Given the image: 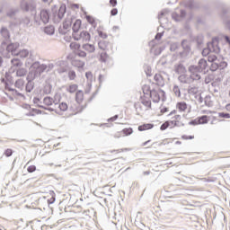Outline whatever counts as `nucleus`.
<instances>
[{"label": "nucleus", "instance_id": "nucleus-49", "mask_svg": "<svg viewBox=\"0 0 230 230\" xmlns=\"http://www.w3.org/2000/svg\"><path fill=\"white\" fill-rule=\"evenodd\" d=\"M19 85H24V83L21 80L16 81L15 87H19Z\"/></svg>", "mask_w": 230, "mask_h": 230}, {"label": "nucleus", "instance_id": "nucleus-45", "mask_svg": "<svg viewBox=\"0 0 230 230\" xmlns=\"http://www.w3.org/2000/svg\"><path fill=\"white\" fill-rule=\"evenodd\" d=\"M78 57H82L83 58H85V57H87V53H85V51L84 50H80L78 53H77Z\"/></svg>", "mask_w": 230, "mask_h": 230}, {"label": "nucleus", "instance_id": "nucleus-63", "mask_svg": "<svg viewBox=\"0 0 230 230\" xmlns=\"http://www.w3.org/2000/svg\"><path fill=\"white\" fill-rule=\"evenodd\" d=\"M39 107L44 108V106L39 105Z\"/></svg>", "mask_w": 230, "mask_h": 230}, {"label": "nucleus", "instance_id": "nucleus-31", "mask_svg": "<svg viewBox=\"0 0 230 230\" xmlns=\"http://www.w3.org/2000/svg\"><path fill=\"white\" fill-rule=\"evenodd\" d=\"M17 76H24L26 75V70L24 68H20L16 72Z\"/></svg>", "mask_w": 230, "mask_h": 230}, {"label": "nucleus", "instance_id": "nucleus-12", "mask_svg": "<svg viewBox=\"0 0 230 230\" xmlns=\"http://www.w3.org/2000/svg\"><path fill=\"white\" fill-rule=\"evenodd\" d=\"M176 109H178L180 112H184L188 109V104L184 102H177Z\"/></svg>", "mask_w": 230, "mask_h": 230}, {"label": "nucleus", "instance_id": "nucleus-47", "mask_svg": "<svg viewBox=\"0 0 230 230\" xmlns=\"http://www.w3.org/2000/svg\"><path fill=\"white\" fill-rule=\"evenodd\" d=\"M171 141L170 138H165L163 140L162 145H170Z\"/></svg>", "mask_w": 230, "mask_h": 230}, {"label": "nucleus", "instance_id": "nucleus-51", "mask_svg": "<svg viewBox=\"0 0 230 230\" xmlns=\"http://www.w3.org/2000/svg\"><path fill=\"white\" fill-rule=\"evenodd\" d=\"M111 15H118V9L114 8L111 11Z\"/></svg>", "mask_w": 230, "mask_h": 230}, {"label": "nucleus", "instance_id": "nucleus-20", "mask_svg": "<svg viewBox=\"0 0 230 230\" xmlns=\"http://www.w3.org/2000/svg\"><path fill=\"white\" fill-rule=\"evenodd\" d=\"M70 49H72V51H74V53H76V51H80V43L72 42L70 44Z\"/></svg>", "mask_w": 230, "mask_h": 230}, {"label": "nucleus", "instance_id": "nucleus-48", "mask_svg": "<svg viewBox=\"0 0 230 230\" xmlns=\"http://www.w3.org/2000/svg\"><path fill=\"white\" fill-rule=\"evenodd\" d=\"M5 78L8 82H12V75H10V73H5Z\"/></svg>", "mask_w": 230, "mask_h": 230}, {"label": "nucleus", "instance_id": "nucleus-32", "mask_svg": "<svg viewBox=\"0 0 230 230\" xmlns=\"http://www.w3.org/2000/svg\"><path fill=\"white\" fill-rule=\"evenodd\" d=\"M73 39L75 40H81V32L78 33V31H74L73 32Z\"/></svg>", "mask_w": 230, "mask_h": 230}, {"label": "nucleus", "instance_id": "nucleus-33", "mask_svg": "<svg viewBox=\"0 0 230 230\" xmlns=\"http://www.w3.org/2000/svg\"><path fill=\"white\" fill-rule=\"evenodd\" d=\"M173 93L178 98H181V90L179 89V86L173 87Z\"/></svg>", "mask_w": 230, "mask_h": 230}, {"label": "nucleus", "instance_id": "nucleus-22", "mask_svg": "<svg viewBox=\"0 0 230 230\" xmlns=\"http://www.w3.org/2000/svg\"><path fill=\"white\" fill-rule=\"evenodd\" d=\"M67 93H76V91H78V84H70L67 88H66Z\"/></svg>", "mask_w": 230, "mask_h": 230}, {"label": "nucleus", "instance_id": "nucleus-23", "mask_svg": "<svg viewBox=\"0 0 230 230\" xmlns=\"http://www.w3.org/2000/svg\"><path fill=\"white\" fill-rule=\"evenodd\" d=\"M121 131H122L123 137H125L127 136H130L134 132L132 128H126L122 129Z\"/></svg>", "mask_w": 230, "mask_h": 230}, {"label": "nucleus", "instance_id": "nucleus-50", "mask_svg": "<svg viewBox=\"0 0 230 230\" xmlns=\"http://www.w3.org/2000/svg\"><path fill=\"white\" fill-rule=\"evenodd\" d=\"M110 4H111V6H116V4H118V0H110Z\"/></svg>", "mask_w": 230, "mask_h": 230}, {"label": "nucleus", "instance_id": "nucleus-7", "mask_svg": "<svg viewBox=\"0 0 230 230\" xmlns=\"http://www.w3.org/2000/svg\"><path fill=\"white\" fill-rule=\"evenodd\" d=\"M208 116L204 115L194 119L192 123L193 125H204L208 123Z\"/></svg>", "mask_w": 230, "mask_h": 230}, {"label": "nucleus", "instance_id": "nucleus-1", "mask_svg": "<svg viewBox=\"0 0 230 230\" xmlns=\"http://www.w3.org/2000/svg\"><path fill=\"white\" fill-rule=\"evenodd\" d=\"M142 91L144 94H148V93H150V98L153 100L155 103H159L161 100H164L165 93L159 87L150 90V85L145 84L142 87Z\"/></svg>", "mask_w": 230, "mask_h": 230}, {"label": "nucleus", "instance_id": "nucleus-11", "mask_svg": "<svg viewBox=\"0 0 230 230\" xmlns=\"http://www.w3.org/2000/svg\"><path fill=\"white\" fill-rule=\"evenodd\" d=\"M40 19L45 24L49 22V13L48 11L43 10L40 12Z\"/></svg>", "mask_w": 230, "mask_h": 230}, {"label": "nucleus", "instance_id": "nucleus-18", "mask_svg": "<svg viewBox=\"0 0 230 230\" xmlns=\"http://www.w3.org/2000/svg\"><path fill=\"white\" fill-rule=\"evenodd\" d=\"M49 194L50 198L48 199V204H55L57 194L54 190H49Z\"/></svg>", "mask_w": 230, "mask_h": 230}, {"label": "nucleus", "instance_id": "nucleus-35", "mask_svg": "<svg viewBox=\"0 0 230 230\" xmlns=\"http://www.w3.org/2000/svg\"><path fill=\"white\" fill-rule=\"evenodd\" d=\"M98 44L101 49H107V42L102 40Z\"/></svg>", "mask_w": 230, "mask_h": 230}, {"label": "nucleus", "instance_id": "nucleus-46", "mask_svg": "<svg viewBox=\"0 0 230 230\" xmlns=\"http://www.w3.org/2000/svg\"><path fill=\"white\" fill-rule=\"evenodd\" d=\"M33 103H35L36 105H39V103H40V99L39 97H34Z\"/></svg>", "mask_w": 230, "mask_h": 230}, {"label": "nucleus", "instance_id": "nucleus-58", "mask_svg": "<svg viewBox=\"0 0 230 230\" xmlns=\"http://www.w3.org/2000/svg\"><path fill=\"white\" fill-rule=\"evenodd\" d=\"M3 31H7L6 28H2L1 33H3Z\"/></svg>", "mask_w": 230, "mask_h": 230}, {"label": "nucleus", "instance_id": "nucleus-6", "mask_svg": "<svg viewBox=\"0 0 230 230\" xmlns=\"http://www.w3.org/2000/svg\"><path fill=\"white\" fill-rule=\"evenodd\" d=\"M141 103L146 107V111H150V109H152V101H150V98L146 95L141 97Z\"/></svg>", "mask_w": 230, "mask_h": 230}, {"label": "nucleus", "instance_id": "nucleus-64", "mask_svg": "<svg viewBox=\"0 0 230 230\" xmlns=\"http://www.w3.org/2000/svg\"><path fill=\"white\" fill-rule=\"evenodd\" d=\"M139 110H140V111H143V109H141V107H139Z\"/></svg>", "mask_w": 230, "mask_h": 230}, {"label": "nucleus", "instance_id": "nucleus-19", "mask_svg": "<svg viewBox=\"0 0 230 230\" xmlns=\"http://www.w3.org/2000/svg\"><path fill=\"white\" fill-rule=\"evenodd\" d=\"M33 66L36 67L37 73H40V74L44 73V71H46V69H47L46 65H39V64L35 63Z\"/></svg>", "mask_w": 230, "mask_h": 230}, {"label": "nucleus", "instance_id": "nucleus-29", "mask_svg": "<svg viewBox=\"0 0 230 230\" xmlns=\"http://www.w3.org/2000/svg\"><path fill=\"white\" fill-rule=\"evenodd\" d=\"M86 21H87V22H89V24H92V25L96 24V21L91 15H86Z\"/></svg>", "mask_w": 230, "mask_h": 230}, {"label": "nucleus", "instance_id": "nucleus-13", "mask_svg": "<svg viewBox=\"0 0 230 230\" xmlns=\"http://www.w3.org/2000/svg\"><path fill=\"white\" fill-rule=\"evenodd\" d=\"M83 49L88 53H94V51H96L94 45L89 43L83 45Z\"/></svg>", "mask_w": 230, "mask_h": 230}, {"label": "nucleus", "instance_id": "nucleus-56", "mask_svg": "<svg viewBox=\"0 0 230 230\" xmlns=\"http://www.w3.org/2000/svg\"><path fill=\"white\" fill-rule=\"evenodd\" d=\"M85 76H86V78H89V76H91V73L87 72V73L85 74Z\"/></svg>", "mask_w": 230, "mask_h": 230}, {"label": "nucleus", "instance_id": "nucleus-34", "mask_svg": "<svg viewBox=\"0 0 230 230\" xmlns=\"http://www.w3.org/2000/svg\"><path fill=\"white\" fill-rule=\"evenodd\" d=\"M181 139L188 141V139H195V136L194 135H182L181 136Z\"/></svg>", "mask_w": 230, "mask_h": 230}, {"label": "nucleus", "instance_id": "nucleus-24", "mask_svg": "<svg viewBox=\"0 0 230 230\" xmlns=\"http://www.w3.org/2000/svg\"><path fill=\"white\" fill-rule=\"evenodd\" d=\"M66 4L60 5L59 10H58V17L60 19H62V17H64L65 13H66Z\"/></svg>", "mask_w": 230, "mask_h": 230}, {"label": "nucleus", "instance_id": "nucleus-54", "mask_svg": "<svg viewBox=\"0 0 230 230\" xmlns=\"http://www.w3.org/2000/svg\"><path fill=\"white\" fill-rule=\"evenodd\" d=\"M148 143H150V140H147V141L144 142L142 146H146V145H148Z\"/></svg>", "mask_w": 230, "mask_h": 230}, {"label": "nucleus", "instance_id": "nucleus-41", "mask_svg": "<svg viewBox=\"0 0 230 230\" xmlns=\"http://www.w3.org/2000/svg\"><path fill=\"white\" fill-rule=\"evenodd\" d=\"M113 137L116 139H119V137H123V132L122 131H118L113 135Z\"/></svg>", "mask_w": 230, "mask_h": 230}, {"label": "nucleus", "instance_id": "nucleus-43", "mask_svg": "<svg viewBox=\"0 0 230 230\" xmlns=\"http://www.w3.org/2000/svg\"><path fill=\"white\" fill-rule=\"evenodd\" d=\"M219 118H226V119H229L230 118V114L229 113H224V112H220L218 113Z\"/></svg>", "mask_w": 230, "mask_h": 230}, {"label": "nucleus", "instance_id": "nucleus-17", "mask_svg": "<svg viewBox=\"0 0 230 230\" xmlns=\"http://www.w3.org/2000/svg\"><path fill=\"white\" fill-rule=\"evenodd\" d=\"M82 28V20H75L73 25V31H79Z\"/></svg>", "mask_w": 230, "mask_h": 230}, {"label": "nucleus", "instance_id": "nucleus-15", "mask_svg": "<svg viewBox=\"0 0 230 230\" xmlns=\"http://www.w3.org/2000/svg\"><path fill=\"white\" fill-rule=\"evenodd\" d=\"M53 103H55V100H53V98L51 97H45L43 99V104L45 105V107H51Z\"/></svg>", "mask_w": 230, "mask_h": 230}, {"label": "nucleus", "instance_id": "nucleus-44", "mask_svg": "<svg viewBox=\"0 0 230 230\" xmlns=\"http://www.w3.org/2000/svg\"><path fill=\"white\" fill-rule=\"evenodd\" d=\"M210 51L211 50L208 48L204 49L202 51L203 57H208V55H209Z\"/></svg>", "mask_w": 230, "mask_h": 230}, {"label": "nucleus", "instance_id": "nucleus-27", "mask_svg": "<svg viewBox=\"0 0 230 230\" xmlns=\"http://www.w3.org/2000/svg\"><path fill=\"white\" fill-rule=\"evenodd\" d=\"M19 57H21V58H26V57H28V55H30V52L28 51V49H22L18 53Z\"/></svg>", "mask_w": 230, "mask_h": 230}, {"label": "nucleus", "instance_id": "nucleus-42", "mask_svg": "<svg viewBox=\"0 0 230 230\" xmlns=\"http://www.w3.org/2000/svg\"><path fill=\"white\" fill-rule=\"evenodd\" d=\"M2 83L4 84L5 89L7 91H12V89L10 88V85L8 84V82H6V80L4 78H2Z\"/></svg>", "mask_w": 230, "mask_h": 230}, {"label": "nucleus", "instance_id": "nucleus-61", "mask_svg": "<svg viewBox=\"0 0 230 230\" xmlns=\"http://www.w3.org/2000/svg\"><path fill=\"white\" fill-rule=\"evenodd\" d=\"M182 78H184V75L180 76V80H182Z\"/></svg>", "mask_w": 230, "mask_h": 230}, {"label": "nucleus", "instance_id": "nucleus-53", "mask_svg": "<svg viewBox=\"0 0 230 230\" xmlns=\"http://www.w3.org/2000/svg\"><path fill=\"white\" fill-rule=\"evenodd\" d=\"M161 37H163V34L157 33L156 36H155V39H161Z\"/></svg>", "mask_w": 230, "mask_h": 230}, {"label": "nucleus", "instance_id": "nucleus-38", "mask_svg": "<svg viewBox=\"0 0 230 230\" xmlns=\"http://www.w3.org/2000/svg\"><path fill=\"white\" fill-rule=\"evenodd\" d=\"M4 154L5 157H12L13 151L12 149H6Z\"/></svg>", "mask_w": 230, "mask_h": 230}, {"label": "nucleus", "instance_id": "nucleus-8", "mask_svg": "<svg viewBox=\"0 0 230 230\" xmlns=\"http://www.w3.org/2000/svg\"><path fill=\"white\" fill-rule=\"evenodd\" d=\"M67 109H69V106L67 105V103L61 102V103H59L58 109L56 110V112L58 114H62V113L66 112V111H67Z\"/></svg>", "mask_w": 230, "mask_h": 230}, {"label": "nucleus", "instance_id": "nucleus-28", "mask_svg": "<svg viewBox=\"0 0 230 230\" xmlns=\"http://www.w3.org/2000/svg\"><path fill=\"white\" fill-rule=\"evenodd\" d=\"M155 80L158 84H163V75H161L160 74H155Z\"/></svg>", "mask_w": 230, "mask_h": 230}, {"label": "nucleus", "instance_id": "nucleus-10", "mask_svg": "<svg viewBox=\"0 0 230 230\" xmlns=\"http://www.w3.org/2000/svg\"><path fill=\"white\" fill-rule=\"evenodd\" d=\"M67 60H72L73 66H76V67H84V66H85V63H84L83 61L73 60V54H69L67 56Z\"/></svg>", "mask_w": 230, "mask_h": 230}, {"label": "nucleus", "instance_id": "nucleus-60", "mask_svg": "<svg viewBox=\"0 0 230 230\" xmlns=\"http://www.w3.org/2000/svg\"><path fill=\"white\" fill-rule=\"evenodd\" d=\"M3 64V58L0 57V66Z\"/></svg>", "mask_w": 230, "mask_h": 230}, {"label": "nucleus", "instance_id": "nucleus-39", "mask_svg": "<svg viewBox=\"0 0 230 230\" xmlns=\"http://www.w3.org/2000/svg\"><path fill=\"white\" fill-rule=\"evenodd\" d=\"M37 170V167L35 165H30L27 168V172H29V173H33V172H35Z\"/></svg>", "mask_w": 230, "mask_h": 230}, {"label": "nucleus", "instance_id": "nucleus-4", "mask_svg": "<svg viewBox=\"0 0 230 230\" xmlns=\"http://www.w3.org/2000/svg\"><path fill=\"white\" fill-rule=\"evenodd\" d=\"M196 67H197V70L203 73V75H206V73L209 71L208 61L204 58L199 59L198 66Z\"/></svg>", "mask_w": 230, "mask_h": 230}, {"label": "nucleus", "instance_id": "nucleus-25", "mask_svg": "<svg viewBox=\"0 0 230 230\" xmlns=\"http://www.w3.org/2000/svg\"><path fill=\"white\" fill-rule=\"evenodd\" d=\"M45 33H47V35H53V33H55V27H53V26L46 27Z\"/></svg>", "mask_w": 230, "mask_h": 230}, {"label": "nucleus", "instance_id": "nucleus-16", "mask_svg": "<svg viewBox=\"0 0 230 230\" xmlns=\"http://www.w3.org/2000/svg\"><path fill=\"white\" fill-rule=\"evenodd\" d=\"M81 40H83V42H87V41L91 40V34L87 31H82L81 32Z\"/></svg>", "mask_w": 230, "mask_h": 230}, {"label": "nucleus", "instance_id": "nucleus-59", "mask_svg": "<svg viewBox=\"0 0 230 230\" xmlns=\"http://www.w3.org/2000/svg\"><path fill=\"white\" fill-rule=\"evenodd\" d=\"M176 145H182V142H181V141H176Z\"/></svg>", "mask_w": 230, "mask_h": 230}, {"label": "nucleus", "instance_id": "nucleus-62", "mask_svg": "<svg viewBox=\"0 0 230 230\" xmlns=\"http://www.w3.org/2000/svg\"><path fill=\"white\" fill-rule=\"evenodd\" d=\"M44 1V3H48V1H49V0H43Z\"/></svg>", "mask_w": 230, "mask_h": 230}, {"label": "nucleus", "instance_id": "nucleus-36", "mask_svg": "<svg viewBox=\"0 0 230 230\" xmlns=\"http://www.w3.org/2000/svg\"><path fill=\"white\" fill-rule=\"evenodd\" d=\"M128 150V148H120L111 151V154H121L122 152H127Z\"/></svg>", "mask_w": 230, "mask_h": 230}, {"label": "nucleus", "instance_id": "nucleus-37", "mask_svg": "<svg viewBox=\"0 0 230 230\" xmlns=\"http://www.w3.org/2000/svg\"><path fill=\"white\" fill-rule=\"evenodd\" d=\"M68 77L70 80H75L76 78V73L75 71H70L68 73Z\"/></svg>", "mask_w": 230, "mask_h": 230}, {"label": "nucleus", "instance_id": "nucleus-57", "mask_svg": "<svg viewBox=\"0 0 230 230\" xmlns=\"http://www.w3.org/2000/svg\"><path fill=\"white\" fill-rule=\"evenodd\" d=\"M135 107L137 111H139V104H136Z\"/></svg>", "mask_w": 230, "mask_h": 230}, {"label": "nucleus", "instance_id": "nucleus-40", "mask_svg": "<svg viewBox=\"0 0 230 230\" xmlns=\"http://www.w3.org/2000/svg\"><path fill=\"white\" fill-rule=\"evenodd\" d=\"M197 93H199V89L197 87L189 89V94H197Z\"/></svg>", "mask_w": 230, "mask_h": 230}, {"label": "nucleus", "instance_id": "nucleus-5", "mask_svg": "<svg viewBox=\"0 0 230 230\" xmlns=\"http://www.w3.org/2000/svg\"><path fill=\"white\" fill-rule=\"evenodd\" d=\"M189 72L191 80H200V73L202 72L198 70L196 66H190Z\"/></svg>", "mask_w": 230, "mask_h": 230}, {"label": "nucleus", "instance_id": "nucleus-30", "mask_svg": "<svg viewBox=\"0 0 230 230\" xmlns=\"http://www.w3.org/2000/svg\"><path fill=\"white\" fill-rule=\"evenodd\" d=\"M11 62L14 67H19L22 65L21 60H19L18 58L12 59Z\"/></svg>", "mask_w": 230, "mask_h": 230}, {"label": "nucleus", "instance_id": "nucleus-9", "mask_svg": "<svg viewBox=\"0 0 230 230\" xmlns=\"http://www.w3.org/2000/svg\"><path fill=\"white\" fill-rule=\"evenodd\" d=\"M154 128V124L152 123H146L138 126L139 132H145V130H152Z\"/></svg>", "mask_w": 230, "mask_h": 230}, {"label": "nucleus", "instance_id": "nucleus-2", "mask_svg": "<svg viewBox=\"0 0 230 230\" xmlns=\"http://www.w3.org/2000/svg\"><path fill=\"white\" fill-rule=\"evenodd\" d=\"M208 61L212 63L210 66V71L226 69V67H227V63L224 61V58H217L213 54H209Z\"/></svg>", "mask_w": 230, "mask_h": 230}, {"label": "nucleus", "instance_id": "nucleus-55", "mask_svg": "<svg viewBox=\"0 0 230 230\" xmlns=\"http://www.w3.org/2000/svg\"><path fill=\"white\" fill-rule=\"evenodd\" d=\"M226 111H230V103L226 105Z\"/></svg>", "mask_w": 230, "mask_h": 230}, {"label": "nucleus", "instance_id": "nucleus-14", "mask_svg": "<svg viewBox=\"0 0 230 230\" xmlns=\"http://www.w3.org/2000/svg\"><path fill=\"white\" fill-rule=\"evenodd\" d=\"M52 89H53V87L51 86V84L49 83H48L44 85L43 89L41 90V93L43 94H50Z\"/></svg>", "mask_w": 230, "mask_h": 230}, {"label": "nucleus", "instance_id": "nucleus-52", "mask_svg": "<svg viewBox=\"0 0 230 230\" xmlns=\"http://www.w3.org/2000/svg\"><path fill=\"white\" fill-rule=\"evenodd\" d=\"M13 44L8 45V47H7L8 51H11V53H13Z\"/></svg>", "mask_w": 230, "mask_h": 230}, {"label": "nucleus", "instance_id": "nucleus-3", "mask_svg": "<svg viewBox=\"0 0 230 230\" xmlns=\"http://www.w3.org/2000/svg\"><path fill=\"white\" fill-rule=\"evenodd\" d=\"M171 117V128H175V127H181L182 125V117L181 115L177 114V111L173 110L172 111L169 115Z\"/></svg>", "mask_w": 230, "mask_h": 230}, {"label": "nucleus", "instance_id": "nucleus-21", "mask_svg": "<svg viewBox=\"0 0 230 230\" xmlns=\"http://www.w3.org/2000/svg\"><path fill=\"white\" fill-rule=\"evenodd\" d=\"M75 100L78 103H82L84 102V92L78 91L75 94Z\"/></svg>", "mask_w": 230, "mask_h": 230}, {"label": "nucleus", "instance_id": "nucleus-26", "mask_svg": "<svg viewBox=\"0 0 230 230\" xmlns=\"http://www.w3.org/2000/svg\"><path fill=\"white\" fill-rule=\"evenodd\" d=\"M169 127L172 128V122H170V120H167L161 125L160 130H166V128H168Z\"/></svg>", "mask_w": 230, "mask_h": 230}]
</instances>
